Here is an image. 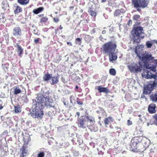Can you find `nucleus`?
Listing matches in <instances>:
<instances>
[{"label":"nucleus","mask_w":157,"mask_h":157,"mask_svg":"<svg viewBox=\"0 0 157 157\" xmlns=\"http://www.w3.org/2000/svg\"><path fill=\"white\" fill-rule=\"evenodd\" d=\"M44 10L43 7H40L36 9H34L33 10V13L36 14H37L39 13L42 12Z\"/></svg>","instance_id":"18"},{"label":"nucleus","mask_w":157,"mask_h":157,"mask_svg":"<svg viewBox=\"0 0 157 157\" xmlns=\"http://www.w3.org/2000/svg\"><path fill=\"white\" fill-rule=\"evenodd\" d=\"M114 121V120L112 117L109 116L105 118L104 120V122L105 126L106 127H107L108 125H109L110 128H112V123Z\"/></svg>","instance_id":"11"},{"label":"nucleus","mask_w":157,"mask_h":157,"mask_svg":"<svg viewBox=\"0 0 157 157\" xmlns=\"http://www.w3.org/2000/svg\"><path fill=\"white\" fill-rule=\"evenodd\" d=\"M13 35L20 36L21 35V30L19 27H17L13 28Z\"/></svg>","instance_id":"13"},{"label":"nucleus","mask_w":157,"mask_h":157,"mask_svg":"<svg viewBox=\"0 0 157 157\" xmlns=\"http://www.w3.org/2000/svg\"><path fill=\"white\" fill-rule=\"evenodd\" d=\"M45 153L43 151L39 152L37 154L36 157H44Z\"/></svg>","instance_id":"30"},{"label":"nucleus","mask_w":157,"mask_h":157,"mask_svg":"<svg viewBox=\"0 0 157 157\" xmlns=\"http://www.w3.org/2000/svg\"><path fill=\"white\" fill-rule=\"evenodd\" d=\"M63 157H69L67 155H66L63 156Z\"/></svg>","instance_id":"55"},{"label":"nucleus","mask_w":157,"mask_h":157,"mask_svg":"<svg viewBox=\"0 0 157 157\" xmlns=\"http://www.w3.org/2000/svg\"><path fill=\"white\" fill-rule=\"evenodd\" d=\"M78 88V86L76 85V86H75V91H77L76 90V89H77Z\"/></svg>","instance_id":"50"},{"label":"nucleus","mask_w":157,"mask_h":157,"mask_svg":"<svg viewBox=\"0 0 157 157\" xmlns=\"http://www.w3.org/2000/svg\"><path fill=\"white\" fill-rule=\"evenodd\" d=\"M146 45L147 48H151L152 46V44L150 41H147L146 43Z\"/></svg>","instance_id":"33"},{"label":"nucleus","mask_w":157,"mask_h":157,"mask_svg":"<svg viewBox=\"0 0 157 157\" xmlns=\"http://www.w3.org/2000/svg\"><path fill=\"white\" fill-rule=\"evenodd\" d=\"M14 111L16 113L21 112V110L19 105L17 106L14 107Z\"/></svg>","instance_id":"28"},{"label":"nucleus","mask_w":157,"mask_h":157,"mask_svg":"<svg viewBox=\"0 0 157 157\" xmlns=\"http://www.w3.org/2000/svg\"><path fill=\"white\" fill-rule=\"evenodd\" d=\"M89 37V36H85V40L86 39V38H87V37Z\"/></svg>","instance_id":"53"},{"label":"nucleus","mask_w":157,"mask_h":157,"mask_svg":"<svg viewBox=\"0 0 157 157\" xmlns=\"http://www.w3.org/2000/svg\"><path fill=\"white\" fill-rule=\"evenodd\" d=\"M76 115L78 116V118L80 115V113L79 112H77L76 113Z\"/></svg>","instance_id":"44"},{"label":"nucleus","mask_w":157,"mask_h":157,"mask_svg":"<svg viewBox=\"0 0 157 157\" xmlns=\"http://www.w3.org/2000/svg\"><path fill=\"white\" fill-rule=\"evenodd\" d=\"M143 139V137L142 136H137L134 137L132 140V141H135L138 144H144V145H145L146 144V142H144V143H142V140Z\"/></svg>","instance_id":"14"},{"label":"nucleus","mask_w":157,"mask_h":157,"mask_svg":"<svg viewBox=\"0 0 157 157\" xmlns=\"http://www.w3.org/2000/svg\"><path fill=\"white\" fill-rule=\"evenodd\" d=\"M142 65L140 62L132 63L128 66V68L131 72L137 73L140 71L142 69Z\"/></svg>","instance_id":"8"},{"label":"nucleus","mask_w":157,"mask_h":157,"mask_svg":"<svg viewBox=\"0 0 157 157\" xmlns=\"http://www.w3.org/2000/svg\"><path fill=\"white\" fill-rule=\"evenodd\" d=\"M106 33V31L105 30H104L102 31V34H105Z\"/></svg>","instance_id":"46"},{"label":"nucleus","mask_w":157,"mask_h":157,"mask_svg":"<svg viewBox=\"0 0 157 157\" xmlns=\"http://www.w3.org/2000/svg\"><path fill=\"white\" fill-rule=\"evenodd\" d=\"M61 60V56H57L56 59H54V62L56 63H58Z\"/></svg>","instance_id":"31"},{"label":"nucleus","mask_w":157,"mask_h":157,"mask_svg":"<svg viewBox=\"0 0 157 157\" xmlns=\"http://www.w3.org/2000/svg\"><path fill=\"white\" fill-rule=\"evenodd\" d=\"M132 21L131 20H129L128 23H127V24L128 25H129L130 24H132Z\"/></svg>","instance_id":"42"},{"label":"nucleus","mask_w":157,"mask_h":157,"mask_svg":"<svg viewBox=\"0 0 157 157\" xmlns=\"http://www.w3.org/2000/svg\"><path fill=\"white\" fill-rule=\"evenodd\" d=\"M140 47H139L138 50L137 46H136L135 48V52L137 56L146 64V67L147 69H150L154 72H156L157 59H154V57L149 53H146L143 54L142 57L141 52L140 50Z\"/></svg>","instance_id":"2"},{"label":"nucleus","mask_w":157,"mask_h":157,"mask_svg":"<svg viewBox=\"0 0 157 157\" xmlns=\"http://www.w3.org/2000/svg\"><path fill=\"white\" fill-rule=\"evenodd\" d=\"M44 14H41L38 15V17H43V16H44Z\"/></svg>","instance_id":"45"},{"label":"nucleus","mask_w":157,"mask_h":157,"mask_svg":"<svg viewBox=\"0 0 157 157\" xmlns=\"http://www.w3.org/2000/svg\"><path fill=\"white\" fill-rule=\"evenodd\" d=\"M156 106L154 103H151L150 104L148 108V110L149 112L150 113H156Z\"/></svg>","instance_id":"12"},{"label":"nucleus","mask_w":157,"mask_h":157,"mask_svg":"<svg viewBox=\"0 0 157 157\" xmlns=\"http://www.w3.org/2000/svg\"><path fill=\"white\" fill-rule=\"evenodd\" d=\"M97 89L99 92L100 93L104 92L108 94L110 92L107 87H102L101 86H98Z\"/></svg>","instance_id":"15"},{"label":"nucleus","mask_w":157,"mask_h":157,"mask_svg":"<svg viewBox=\"0 0 157 157\" xmlns=\"http://www.w3.org/2000/svg\"><path fill=\"white\" fill-rule=\"evenodd\" d=\"M21 92V91L19 87L16 86L13 89V93L14 94L17 95Z\"/></svg>","instance_id":"24"},{"label":"nucleus","mask_w":157,"mask_h":157,"mask_svg":"<svg viewBox=\"0 0 157 157\" xmlns=\"http://www.w3.org/2000/svg\"><path fill=\"white\" fill-rule=\"evenodd\" d=\"M117 47V44L112 41L106 42L102 46L101 49L103 52L108 55L110 62L116 60L117 58V55L114 53Z\"/></svg>","instance_id":"3"},{"label":"nucleus","mask_w":157,"mask_h":157,"mask_svg":"<svg viewBox=\"0 0 157 157\" xmlns=\"http://www.w3.org/2000/svg\"><path fill=\"white\" fill-rule=\"evenodd\" d=\"M82 38H76L75 41V44L79 45H81L82 43Z\"/></svg>","instance_id":"27"},{"label":"nucleus","mask_w":157,"mask_h":157,"mask_svg":"<svg viewBox=\"0 0 157 157\" xmlns=\"http://www.w3.org/2000/svg\"><path fill=\"white\" fill-rule=\"evenodd\" d=\"M63 28V27L61 26V25H60L59 26V29L61 30Z\"/></svg>","instance_id":"51"},{"label":"nucleus","mask_w":157,"mask_h":157,"mask_svg":"<svg viewBox=\"0 0 157 157\" xmlns=\"http://www.w3.org/2000/svg\"><path fill=\"white\" fill-rule=\"evenodd\" d=\"M92 126V127H93L94 126V125L93 124Z\"/></svg>","instance_id":"61"},{"label":"nucleus","mask_w":157,"mask_h":157,"mask_svg":"<svg viewBox=\"0 0 157 157\" xmlns=\"http://www.w3.org/2000/svg\"><path fill=\"white\" fill-rule=\"evenodd\" d=\"M106 0H101V2L104 3V2H106Z\"/></svg>","instance_id":"49"},{"label":"nucleus","mask_w":157,"mask_h":157,"mask_svg":"<svg viewBox=\"0 0 157 157\" xmlns=\"http://www.w3.org/2000/svg\"><path fill=\"white\" fill-rule=\"evenodd\" d=\"M51 84L52 85H54L57 83L58 82L59 80V78H58V76H54L53 77H51Z\"/></svg>","instance_id":"19"},{"label":"nucleus","mask_w":157,"mask_h":157,"mask_svg":"<svg viewBox=\"0 0 157 157\" xmlns=\"http://www.w3.org/2000/svg\"><path fill=\"white\" fill-rule=\"evenodd\" d=\"M142 115H140V114L138 115V117H140V118H141L142 117Z\"/></svg>","instance_id":"54"},{"label":"nucleus","mask_w":157,"mask_h":157,"mask_svg":"<svg viewBox=\"0 0 157 157\" xmlns=\"http://www.w3.org/2000/svg\"><path fill=\"white\" fill-rule=\"evenodd\" d=\"M75 98L74 96L73 95L71 96L70 97V99L71 102L72 103L73 101H75Z\"/></svg>","instance_id":"38"},{"label":"nucleus","mask_w":157,"mask_h":157,"mask_svg":"<svg viewBox=\"0 0 157 157\" xmlns=\"http://www.w3.org/2000/svg\"><path fill=\"white\" fill-rule=\"evenodd\" d=\"M148 3L147 0H132V3L136 8L138 7L145 8L147 6Z\"/></svg>","instance_id":"9"},{"label":"nucleus","mask_w":157,"mask_h":157,"mask_svg":"<svg viewBox=\"0 0 157 157\" xmlns=\"http://www.w3.org/2000/svg\"><path fill=\"white\" fill-rule=\"evenodd\" d=\"M139 147H140V148H144L143 147H141L140 146H139Z\"/></svg>","instance_id":"56"},{"label":"nucleus","mask_w":157,"mask_h":157,"mask_svg":"<svg viewBox=\"0 0 157 157\" xmlns=\"http://www.w3.org/2000/svg\"><path fill=\"white\" fill-rule=\"evenodd\" d=\"M130 146L132 151L134 152H143L147 147L148 146V144L144 145V144H138L132 140H131Z\"/></svg>","instance_id":"6"},{"label":"nucleus","mask_w":157,"mask_h":157,"mask_svg":"<svg viewBox=\"0 0 157 157\" xmlns=\"http://www.w3.org/2000/svg\"><path fill=\"white\" fill-rule=\"evenodd\" d=\"M29 0H17V2L21 5H25L29 2Z\"/></svg>","instance_id":"22"},{"label":"nucleus","mask_w":157,"mask_h":157,"mask_svg":"<svg viewBox=\"0 0 157 157\" xmlns=\"http://www.w3.org/2000/svg\"><path fill=\"white\" fill-rule=\"evenodd\" d=\"M30 139V137L29 136L25 137L24 138V143L20 149L19 152L20 157H25L29 154V153L27 146L29 144Z\"/></svg>","instance_id":"5"},{"label":"nucleus","mask_w":157,"mask_h":157,"mask_svg":"<svg viewBox=\"0 0 157 157\" xmlns=\"http://www.w3.org/2000/svg\"><path fill=\"white\" fill-rule=\"evenodd\" d=\"M154 42L156 43H157V40H154Z\"/></svg>","instance_id":"58"},{"label":"nucleus","mask_w":157,"mask_h":157,"mask_svg":"<svg viewBox=\"0 0 157 157\" xmlns=\"http://www.w3.org/2000/svg\"><path fill=\"white\" fill-rule=\"evenodd\" d=\"M155 7L156 9H157V1L155 3Z\"/></svg>","instance_id":"48"},{"label":"nucleus","mask_w":157,"mask_h":157,"mask_svg":"<svg viewBox=\"0 0 157 157\" xmlns=\"http://www.w3.org/2000/svg\"><path fill=\"white\" fill-rule=\"evenodd\" d=\"M77 141L79 142V144L80 145L82 142V139H80V138H78L77 140Z\"/></svg>","instance_id":"41"},{"label":"nucleus","mask_w":157,"mask_h":157,"mask_svg":"<svg viewBox=\"0 0 157 157\" xmlns=\"http://www.w3.org/2000/svg\"><path fill=\"white\" fill-rule=\"evenodd\" d=\"M54 21L56 23H57L59 22V20L58 18H53Z\"/></svg>","instance_id":"39"},{"label":"nucleus","mask_w":157,"mask_h":157,"mask_svg":"<svg viewBox=\"0 0 157 157\" xmlns=\"http://www.w3.org/2000/svg\"><path fill=\"white\" fill-rule=\"evenodd\" d=\"M56 13V14H57V13L56 12V13Z\"/></svg>","instance_id":"60"},{"label":"nucleus","mask_w":157,"mask_h":157,"mask_svg":"<svg viewBox=\"0 0 157 157\" xmlns=\"http://www.w3.org/2000/svg\"><path fill=\"white\" fill-rule=\"evenodd\" d=\"M109 71L110 74L112 75L115 76L116 74V71L114 69H110Z\"/></svg>","instance_id":"29"},{"label":"nucleus","mask_w":157,"mask_h":157,"mask_svg":"<svg viewBox=\"0 0 157 157\" xmlns=\"http://www.w3.org/2000/svg\"><path fill=\"white\" fill-rule=\"evenodd\" d=\"M88 120H89V121H90V122H92V123L93 122L94 120H93L92 119H90L89 118Z\"/></svg>","instance_id":"47"},{"label":"nucleus","mask_w":157,"mask_h":157,"mask_svg":"<svg viewBox=\"0 0 157 157\" xmlns=\"http://www.w3.org/2000/svg\"><path fill=\"white\" fill-rule=\"evenodd\" d=\"M150 71H148L147 72L146 74L145 75H143V77H144L147 79L151 78H154L155 79L153 81V83L152 84V85H153L154 86H155L156 84V82L155 81L156 78V75H154L151 72V71H152L150 69Z\"/></svg>","instance_id":"10"},{"label":"nucleus","mask_w":157,"mask_h":157,"mask_svg":"<svg viewBox=\"0 0 157 157\" xmlns=\"http://www.w3.org/2000/svg\"><path fill=\"white\" fill-rule=\"evenodd\" d=\"M64 105H66V103H65V102H64Z\"/></svg>","instance_id":"59"},{"label":"nucleus","mask_w":157,"mask_h":157,"mask_svg":"<svg viewBox=\"0 0 157 157\" xmlns=\"http://www.w3.org/2000/svg\"><path fill=\"white\" fill-rule=\"evenodd\" d=\"M153 118L155 119V122L157 124V114H155Z\"/></svg>","instance_id":"37"},{"label":"nucleus","mask_w":157,"mask_h":157,"mask_svg":"<svg viewBox=\"0 0 157 157\" xmlns=\"http://www.w3.org/2000/svg\"><path fill=\"white\" fill-rule=\"evenodd\" d=\"M150 98L152 101L157 102V92L151 94Z\"/></svg>","instance_id":"20"},{"label":"nucleus","mask_w":157,"mask_h":157,"mask_svg":"<svg viewBox=\"0 0 157 157\" xmlns=\"http://www.w3.org/2000/svg\"><path fill=\"white\" fill-rule=\"evenodd\" d=\"M137 10L139 11H140V10H140L139 9H137Z\"/></svg>","instance_id":"57"},{"label":"nucleus","mask_w":157,"mask_h":157,"mask_svg":"<svg viewBox=\"0 0 157 157\" xmlns=\"http://www.w3.org/2000/svg\"><path fill=\"white\" fill-rule=\"evenodd\" d=\"M77 102L78 104L80 105H82L83 104V102L82 101H80L79 98H77Z\"/></svg>","instance_id":"36"},{"label":"nucleus","mask_w":157,"mask_h":157,"mask_svg":"<svg viewBox=\"0 0 157 157\" xmlns=\"http://www.w3.org/2000/svg\"><path fill=\"white\" fill-rule=\"evenodd\" d=\"M16 7L14 11V12L15 14H16L18 13L21 12L22 11V9L21 7L19 6H14Z\"/></svg>","instance_id":"23"},{"label":"nucleus","mask_w":157,"mask_h":157,"mask_svg":"<svg viewBox=\"0 0 157 157\" xmlns=\"http://www.w3.org/2000/svg\"><path fill=\"white\" fill-rule=\"evenodd\" d=\"M50 90H48L43 94H40L36 98V103L34 108L35 116L37 117H42L43 115V109L44 105L51 107H54V104L53 102L51 101L49 97Z\"/></svg>","instance_id":"1"},{"label":"nucleus","mask_w":157,"mask_h":157,"mask_svg":"<svg viewBox=\"0 0 157 157\" xmlns=\"http://www.w3.org/2000/svg\"><path fill=\"white\" fill-rule=\"evenodd\" d=\"M143 29L141 27H134L132 31V39L134 43L137 44L140 42V40L144 37V33L143 32Z\"/></svg>","instance_id":"4"},{"label":"nucleus","mask_w":157,"mask_h":157,"mask_svg":"<svg viewBox=\"0 0 157 157\" xmlns=\"http://www.w3.org/2000/svg\"><path fill=\"white\" fill-rule=\"evenodd\" d=\"M67 44L68 45H69L71 46H72V44L71 43V42H67Z\"/></svg>","instance_id":"43"},{"label":"nucleus","mask_w":157,"mask_h":157,"mask_svg":"<svg viewBox=\"0 0 157 157\" xmlns=\"http://www.w3.org/2000/svg\"><path fill=\"white\" fill-rule=\"evenodd\" d=\"M51 77H52V74H50L47 73L44 75L43 77V79L44 81H47L50 79Z\"/></svg>","instance_id":"21"},{"label":"nucleus","mask_w":157,"mask_h":157,"mask_svg":"<svg viewBox=\"0 0 157 157\" xmlns=\"http://www.w3.org/2000/svg\"><path fill=\"white\" fill-rule=\"evenodd\" d=\"M140 17V16L139 15H135L133 16V19L136 21H137Z\"/></svg>","instance_id":"35"},{"label":"nucleus","mask_w":157,"mask_h":157,"mask_svg":"<svg viewBox=\"0 0 157 157\" xmlns=\"http://www.w3.org/2000/svg\"><path fill=\"white\" fill-rule=\"evenodd\" d=\"M3 107L2 105L0 106V110L2 109L3 108Z\"/></svg>","instance_id":"52"},{"label":"nucleus","mask_w":157,"mask_h":157,"mask_svg":"<svg viewBox=\"0 0 157 157\" xmlns=\"http://www.w3.org/2000/svg\"><path fill=\"white\" fill-rule=\"evenodd\" d=\"M89 117L85 116H82L80 117L78 120V127L85 128L87 126L91 131H95L97 130L93 129L92 126L90 127L87 126V121L88 120Z\"/></svg>","instance_id":"7"},{"label":"nucleus","mask_w":157,"mask_h":157,"mask_svg":"<svg viewBox=\"0 0 157 157\" xmlns=\"http://www.w3.org/2000/svg\"><path fill=\"white\" fill-rule=\"evenodd\" d=\"M88 12L92 17H95L97 15V12L95 11H93L91 8L89 9Z\"/></svg>","instance_id":"25"},{"label":"nucleus","mask_w":157,"mask_h":157,"mask_svg":"<svg viewBox=\"0 0 157 157\" xmlns=\"http://www.w3.org/2000/svg\"><path fill=\"white\" fill-rule=\"evenodd\" d=\"M121 13V12L119 10H116L114 12V16L117 17L119 16Z\"/></svg>","instance_id":"32"},{"label":"nucleus","mask_w":157,"mask_h":157,"mask_svg":"<svg viewBox=\"0 0 157 157\" xmlns=\"http://www.w3.org/2000/svg\"><path fill=\"white\" fill-rule=\"evenodd\" d=\"M15 47L17 48V52L18 53V55L21 57V55L23 53V49L22 48L20 45H18V44H17Z\"/></svg>","instance_id":"16"},{"label":"nucleus","mask_w":157,"mask_h":157,"mask_svg":"<svg viewBox=\"0 0 157 157\" xmlns=\"http://www.w3.org/2000/svg\"><path fill=\"white\" fill-rule=\"evenodd\" d=\"M127 124L128 125H130L132 124V121L130 120H128L127 121Z\"/></svg>","instance_id":"40"},{"label":"nucleus","mask_w":157,"mask_h":157,"mask_svg":"<svg viewBox=\"0 0 157 157\" xmlns=\"http://www.w3.org/2000/svg\"><path fill=\"white\" fill-rule=\"evenodd\" d=\"M41 40V39L39 38H38L36 39H35L34 40V43L36 44H37L38 43H39L40 41Z\"/></svg>","instance_id":"34"},{"label":"nucleus","mask_w":157,"mask_h":157,"mask_svg":"<svg viewBox=\"0 0 157 157\" xmlns=\"http://www.w3.org/2000/svg\"><path fill=\"white\" fill-rule=\"evenodd\" d=\"M152 85L154 86L152 84V85H148L145 87L144 90V94H147L151 92L152 90Z\"/></svg>","instance_id":"17"},{"label":"nucleus","mask_w":157,"mask_h":157,"mask_svg":"<svg viewBox=\"0 0 157 157\" xmlns=\"http://www.w3.org/2000/svg\"><path fill=\"white\" fill-rule=\"evenodd\" d=\"M48 20V18L46 17H41L40 20L41 23L46 22Z\"/></svg>","instance_id":"26"}]
</instances>
